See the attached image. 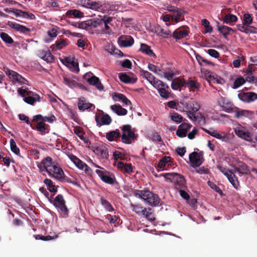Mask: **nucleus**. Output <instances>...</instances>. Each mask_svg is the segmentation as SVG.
I'll list each match as a JSON object with an SVG mask.
<instances>
[{
  "mask_svg": "<svg viewBox=\"0 0 257 257\" xmlns=\"http://www.w3.org/2000/svg\"><path fill=\"white\" fill-rule=\"evenodd\" d=\"M234 113V116L237 118H240L244 117L251 118L253 114L252 111L247 110L241 109L238 108H235Z\"/></svg>",
  "mask_w": 257,
  "mask_h": 257,
  "instance_id": "obj_19",
  "label": "nucleus"
},
{
  "mask_svg": "<svg viewBox=\"0 0 257 257\" xmlns=\"http://www.w3.org/2000/svg\"><path fill=\"white\" fill-rule=\"evenodd\" d=\"M82 5L87 7H89L92 9H98L101 7V5L99 2H91L89 0H80Z\"/></svg>",
  "mask_w": 257,
  "mask_h": 257,
  "instance_id": "obj_23",
  "label": "nucleus"
},
{
  "mask_svg": "<svg viewBox=\"0 0 257 257\" xmlns=\"http://www.w3.org/2000/svg\"><path fill=\"white\" fill-rule=\"evenodd\" d=\"M87 81L90 84L95 85V87L100 90H102L103 88L102 85L99 81V78L95 76L88 79Z\"/></svg>",
  "mask_w": 257,
  "mask_h": 257,
  "instance_id": "obj_34",
  "label": "nucleus"
},
{
  "mask_svg": "<svg viewBox=\"0 0 257 257\" xmlns=\"http://www.w3.org/2000/svg\"><path fill=\"white\" fill-rule=\"evenodd\" d=\"M238 97L242 101L249 102L248 92H240Z\"/></svg>",
  "mask_w": 257,
  "mask_h": 257,
  "instance_id": "obj_62",
  "label": "nucleus"
},
{
  "mask_svg": "<svg viewBox=\"0 0 257 257\" xmlns=\"http://www.w3.org/2000/svg\"><path fill=\"white\" fill-rule=\"evenodd\" d=\"M6 12H11L17 17H23L27 19H34L35 18V16L31 14V13H28L27 12H23L21 10H17L13 9L12 11H7L6 10Z\"/></svg>",
  "mask_w": 257,
  "mask_h": 257,
  "instance_id": "obj_21",
  "label": "nucleus"
},
{
  "mask_svg": "<svg viewBox=\"0 0 257 257\" xmlns=\"http://www.w3.org/2000/svg\"><path fill=\"white\" fill-rule=\"evenodd\" d=\"M237 21V17L231 14H225L223 18V22L229 25H231L232 23L236 22Z\"/></svg>",
  "mask_w": 257,
  "mask_h": 257,
  "instance_id": "obj_38",
  "label": "nucleus"
},
{
  "mask_svg": "<svg viewBox=\"0 0 257 257\" xmlns=\"http://www.w3.org/2000/svg\"><path fill=\"white\" fill-rule=\"evenodd\" d=\"M192 125L188 123L184 122L179 125L176 131V135L180 138H184L187 136V133L190 130Z\"/></svg>",
  "mask_w": 257,
  "mask_h": 257,
  "instance_id": "obj_17",
  "label": "nucleus"
},
{
  "mask_svg": "<svg viewBox=\"0 0 257 257\" xmlns=\"http://www.w3.org/2000/svg\"><path fill=\"white\" fill-rule=\"evenodd\" d=\"M140 51H141L143 53L151 57H156L155 54L153 52L152 50H151L150 47L147 44H142L141 45V47L140 48Z\"/></svg>",
  "mask_w": 257,
  "mask_h": 257,
  "instance_id": "obj_29",
  "label": "nucleus"
},
{
  "mask_svg": "<svg viewBox=\"0 0 257 257\" xmlns=\"http://www.w3.org/2000/svg\"><path fill=\"white\" fill-rule=\"evenodd\" d=\"M243 22L245 25H249L252 23V18L250 14L245 13L243 15Z\"/></svg>",
  "mask_w": 257,
  "mask_h": 257,
  "instance_id": "obj_61",
  "label": "nucleus"
},
{
  "mask_svg": "<svg viewBox=\"0 0 257 257\" xmlns=\"http://www.w3.org/2000/svg\"><path fill=\"white\" fill-rule=\"evenodd\" d=\"M89 25L93 28H103V21L101 19H94L89 22Z\"/></svg>",
  "mask_w": 257,
  "mask_h": 257,
  "instance_id": "obj_45",
  "label": "nucleus"
},
{
  "mask_svg": "<svg viewBox=\"0 0 257 257\" xmlns=\"http://www.w3.org/2000/svg\"><path fill=\"white\" fill-rule=\"evenodd\" d=\"M58 30V28L57 27L52 28L48 31L47 33L48 36L51 38L56 37L57 36Z\"/></svg>",
  "mask_w": 257,
  "mask_h": 257,
  "instance_id": "obj_64",
  "label": "nucleus"
},
{
  "mask_svg": "<svg viewBox=\"0 0 257 257\" xmlns=\"http://www.w3.org/2000/svg\"><path fill=\"white\" fill-rule=\"evenodd\" d=\"M11 149L16 154H18L20 152L19 149L17 147L16 144L13 139L10 141Z\"/></svg>",
  "mask_w": 257,
  "mask_h": 257,
  "instance_id": "obj_57",
  "label": "nucleus"
},
{
  "mask_svg": "<svg viewBox=\"0 0 257 257\" xmlns=\"http://www.w3.org/2000/svg\"><path fill=\"white\" fill-rule=\"evenodd\" d=\"M40 97L37 94L31 92V94L24 98V100L27 103L33 104L35 102L38 101Z\"/></svg>",
  "mask_w": 257,
  "mask_h": 257,
  "instance_id": "obj_30",
  "label": "nucleus"
},
{
  "mask_svg": "<svg viewBox=\"0 0 257 257\" xmlns=\"http://www.w3.org/2000/svg\"><path fill=\"white\" fill-rule=\"evenodd\" d=\"M69 158L78 168L84 171L86 174H90L91 170L90 168L77 157L73 155H70L69 156Z\"/></svg>",
  "mask_w": 257,
  "mask_h": 257,
  "instance_id": "obj_13",
  "label": "nucleus"
},
{
  "mask_svg": "<svg viewBox=\"0 0 257 257\" xmlns=\"http://www.w3.org/2000/svg\"><path fill=\"white\" fill-rule=\"evenodd\" d=\"M188 35V31L185 29H177L173 32V37L176 39H181Z\"/></svg>",
  "mask_w": 257,
  "mask_h": 257,
  "instance_id": "obj_28",
  "label": "nucleus"
},
{
  "mask_svg": "<svg viewBox=\"0 0 257 257\" xmlns=\"http://www.w3.org/2000/svg\"><path fill=\"white\" fill-rule=\"evenodd\" d=\"M64 80L65 84L71 88L76 87L79 85L74 80H70L67 78H64Z\"/></svg>",
  "mask_w": 257,
  "mask_h": 257,
  "instance_id": "obj_59",
  "label": "nucleus"
},
{
  "mask_svg": "<svg viewBox=\"0 0 257 257\" xmlns=\"http://www.w3.org/2000/svg\"><path fill=\"white\" fill-rule=\"evenodd\" d=\"M113 99L115 101H121L125 105L131 104V101L122 94L114 93L112 95Z\"/></svg>",
  "mask_w": 257,
  "mask_h": 257,
  "instance_id": "obj_31",
  "label": "nucleus"
},
{
  "mask_svg": "<svg viewBox=\"0 0 257 257\" xmlns=\"http://www.w3.org/2000/svg\"><path fill=\"white\" fill-rule=\"evenodd\" d=\"M162 175L164 176L165 180L167 182L179 183L180 182L182 183L184 181V177L177 173H167Z\"/></svg>",
  "mask_w": 257,
  "mask_h": 257,
  "instance_id": "obj_15",
  "label": "nucleus"
},
{
  "mask_svg": "<svg viewBox=\"0 0 257 257\" xmlns=\"http://www.w3.org/2000/svg\"><path fill=\"white\" fill-rule=\"evenodd\" d=\"M68 45V42L66 40H60L57 41L54 45L51 46L52 50H60L66 47Z\"/></svg>",
  "mask_w": 257,
  "mask_h": 257,
  "instance_id": "obj_33",
  "label": "nucleus"
},
{
  "mask_svg": "<svg viewBox=\"0 0 257 257\" xmlns=\"http://www.w3.org/2000/svg\"><path fill=\"white\" fill-rule=\"evenodd\" d=\"M219 104L227 112H230L232 109V106L230 102L224 97H221L218 100Z\"/></svg>",
  "mask_w": 257,
  "mask_h": 257,
  "instance_id": "obj_25",
  "label": "nucleus"
},
{
  "mask_svg": "<svg viewBox=\"0 0 257 257\" xmlns=\"http://www.w3.org/2000/svg\"><path fill=\"white\" fill-rule=\"evenodd\" d=\"M109 52L111 55H114L116 57H122L123 53L118 49L111 46L109 48Z\"/></svg>",
  "mask_w": 257,
  "mask_h": 257,
  "instance_id": "obj_55",
  "label": "nucleus"
},
{
  "mask_svg": "<svg viewBox=\"0 0 257 257\" xmlns=\"http://www.w3.org/2000/svg\"><path fill=\"white\" fill-rule=\"evenodd\" d=\"M224 175L227 177L233 186L235 188H237L239 186V182L235 175L230 171L228 170V172L224 174Z\"/></svg>",
  "mask_w": 257,
  "mask_h": 257,
  "instance_id": "obj_22",
  "label": "nucleus"
},
{
  "mask_svg": "<svg viewBox=\"0 0 257 257\" xmlns=\"http://www.w3.org/2000/svg\"><path fill=\"white\" fill-rule=\"evenodd\" d=\"M111 122V119L108 114L103 115L101 118L100 125H108Z\"/></svg>",
  "mask_w": 257,
  "mask_h": 257,
  "instance_id": "obj_54",
  "label": "nucleus"
},
{
  "mask_svg": "<svg viewBox=\"0 0 257 257\" xmlns=\"http://www.w3.org/2000/svg\"><path fill=\"white\" fill-rule=\"evenodd\" d=\"M154 88L158 90L160 95L162 98L167 99L170 97L171 90L169 86L162 81L161 83H158V86H154Z\"/></svg>",
  "mask_w": 257,
  "mask_h": 257,
  "instance_id": "obj_11",
  "label": "nucleus"
},
{
  "mask_svg": "<svg viewBox=\"0 0 257 257\" xmlns=\"http://www.w3.org/2000/svg\"><path fill=\"white\" fill-rule=\"evenodd\" d=\"M133 211H135L138 215H145L147 212V209L139 205L131 204Z\"/></svg>",
  "mask_w": 257,
  "mask_h": 257,
  "instance_id": "obj_39",
  "label": "nucleus"
},
{
  "mask_svg": "<svg viewBox=\"0 0 257 257\" xmlns=\"http://www.w3.org/2000/svg\"><path fill=\"white\" fill-rule=\"evenodd\" d=\"M93 165L95 167L100 169V170L97 169L95 172L102 181L109 184H112L114 183V180L113 178L110 176L109 172L97 165L93 164Z\"/></svg>",
  "mask_w": 257,
  "mask_h": 257,
  "instance_id": "obj_6",
  "label": "nucleus"
},
{
  "mask_svg": "<svg viewBox=\"0 0 257 257\" xmlns=\"http://www.w3.org/2000/svg\"><path fill=\"white\" fill-rule=\"evenodd\" d=\"M39 56L47 62H52L54 60V57L49 51H41L39 54Z\"/></svg>",
  "mask_w": 257,
  "mask_h": 257,
  "instance_id": "obj_35",
  "label": "nucleus"
},
{
  "mask_svg": "<svg viewBox=\"0 0 257 257\" xmlns=\"http://www.w3.org/2000/svg\"><path fill=\"white\" fill-rule=\"evenodd\" d=\"M235 134L239 138L248 142H252V135L243 126L238 124L233 128Z\"/></svg>",
  "mask_w": 257,
  "mask_h": 257,
  "instance_id": "obj_3",
  "label": "nucleus"
},
{
  "mask_svg": "<svg viewBox=\"0 0 257 257\" xmlns=\"http://www.w3.org/2000/svg\"><path fill=\"white\" fill-rule=\"evenodd\" d=\"M189 160L193 167H198L203 162V156L202 153L194 152L189 155Z\"/></svg>",
  "mask_w": 257,
  "mask_h": 257,
  "instance_id": "obj_12",
  "label": "nucleus"
},
{
  "mask_svg": "<svg viewBox=\"0 0 257 257\" xmlns=\"http://www.w3.org/2000/svg\"><path fill=\"white\" fill-rule=\"evenodd\" d=\"M170 118L176 123H179L183 120V117L179 113L174 112L170 114Z\"/></svg>",
  "mask_w": 257,
  "mask_h": 257,
  "instance_id": "obj_47",
  "label": "nucleus"
},
{
  "mask_svg": "<svg viewBox=\"0 0 257 257\" xmlns=\"http://www.w3.org/2000/svg\"><path fill=\"white\" fill-rule=\"evenodd\" d=\"M166 10L171 13L176 14V15H171V19L173 21L179 23L184 20V15L186 14V12L183 10L170 5L166 6Z\"/></svg>",
  "mask_w": 257,
  "mask_h": 257,
  "instance_id": "obj_4",
  "label": "nucleus"
},
{
  "mask_svg": "<svg viewBox=\"0 0 257 257\" xmlns=\"http://www.w3.org/2000/svg\"><path fill=\"white\" fill-rule=\"evenodd\" d=\"M119 133L116 131H110L106 134V139L109 141H113L119 137Z\"/></svg>",
  "mask_w": 257,
  "mask_h": 257,
  "instance_id": "obj_43",
  "label": "nucleus"
},
{
  "mask_svg": "<svg viewBox=\"0 0 257 257\" xmlns=\"http://www.w3.org/2000/svg\"><path fill=\"white\" fill-rule=\"evenodd\" d=\"M110 108L118 115H124L127 112L126 109L118 105H112L110 106Z\"/></svg>",
  "mask_w": 257,
  "mask_h": 257,
  "instance_id": "obj_32",
  "label": "nucleus"
},
{
  "mask_svg": "<svg viewBox=\"0 0 257 257\" xmlns=\"http://www.w3.org/2000/svg\"><path fill=\"white\" fill-rule=\"evenodd\" d=\"M62 62L71 71L74 72L79 71L78 63L74 57H65L62 60Z\"/></svg>",
  "mask_w": 257,
  "mask_h": 257,
  "instance_id": "obj_9",
  "label": "nucleus"
},
{
  "mask_svg": "<svg viewBox=\"0 0 257 257\" xmlns=\"http://www.w3.org/2000/svg\"><path fill=\"white\" fill-rule=\"evenodd\" d=\"M44 183L51 192H56L57 191V187L53 184L52 180L49 179H46L44 180Z\"/></svg>",
  "mask_w": 257,
  "mask_h": 257,
  "instance_id": "obj_44",
  "label": "nucleus"
},
{
  "mask_svg": "<svg viewBox=\"0 0 257 257\" xmlns=\"http://www.w3.org/2000/svg\"><path fill=\"white\" fill-rule=\"evenodd\" d=\"M195 120H192L193 121H197L200 125H204L205 124L206 120L205 117L200 113H197L195 114Z\"/></svg>",
  "mask_w": 257,
  "mask_h": 257,
  "instance_id": "obj_49",
  "label": "nucleus"
},
{
  "mask_svg": "<svg viewBox=\"0 0 257 257\" xmlns=\"http://www.w3.org/2000/svg\"><path fill=\"white\" fill-rule=\"evenodd\" d=\"M7 74L12 83L15 85H20L25 82V79L21 75L13 70H8Z\"/></svg>",
  "mask_w": 257,
  "mask_h": 257,
  "instance_id": "obj_8",
  "label": "nucleus"
},
{
  "mask_svg": "<svg viewBox=\"0 0 257 257\" xmlns=\"http://www.w3.org/2000/svg\"><path fill=\"white\" fill-rule=\"evenodd\" d=\"M244 24H238L237 25L238 30L246 34L257 33V29L253 27H244Z\"/></svg>",
  "mask_w": 257,
  "mask_h": 257,
  "instance_id": "obj_27",
  "label": "nucleus"
},
{
  "mask_svg": "<svg viewBox=\"0 0 257 257\" xmlns=\"http://www.w3.org/2000/svg\"><path fill=\"white\" fill-rule=\"evenodd\" d=\"M119 78L121 81L125 83H134L137 81V78L135 77H130L125 73H120Z\"/></svg>",
  "mask_w": 257,
  "mask_h": 257,
  "instance_id": "obj_37",
  "label": "nucleus"
},
{
  "mask_svg": "<svg viewBox=\"0 0 257 257\" xmlns=\"http://www.w3.org/2000/svg\"><path fill=\"white\" fill-rule=\"evenodd\" d=\"M202 25L205 28V33H211L212 31V28L210 25L209 21L206 19H203L201 21Z\"/></svg>",
  "mask_w": 257,
  "mask_h": 257,
  "instance_id": "obj_51",
  "label": "nucleus"
},
{
  "mask_svg": "<svg viewBox=\"0 0 257 257\" xmlns=\"http://www.w3.org/2000/svg\"><path fill=\"white\" fill-rule=\"evenodd\" d=\"M54 206L60 209L62 214L66 216L68 214V210L65 205V201L61 195H57L53 201Z\"/></svg>",
  "mask_w": 257,
  "mask_h": 257,
  "instance_id": "obj_5",
  "label": "nucleus"
},
{
  "mask_svg": "<svg viewBox=\"0 0 257 257\" xmlns=\"http://www.w3.org/2000/svg\"><path fill=\"white\" fill-rule=\"evenodd\" d=\"M92 106V104L87 102L84 97H81L79 99L78 107L80 110L84 111L90 108Z\"/></svg>",
  "mask_w": 257,
  "mask_h": 257,
  "instance_id": "obj_26",
  "label": "nucleus"
},
{
  "mask_svg": "<svg viewBox=\"0 0 257 257\" xmlns=\"http://www.w3.org/2000/svg\"><path fill=\"white\" fill-rule=\"evenodd\" d=\"M55 116L54 115H51L49 117L43 116L40 114L37 115L35 116V119L36 120H41L44 123L45 121L52 123L55 120Z\"/></svg>",
  "mask_w": 257,
  "mask_h": 257,
  "instance_id": "obj_41",
  "label": "nucleus"
},
{
  "mask_svg": "<svg viewBox=\"0 0 257 257\" xmlns=\"http://www.w3.org/2000/svg\"><path fill=\"white\" fill-rule=\"evenodd\" d=\"M119 45L126 47L131 46L134 44V39L130 36H121L118 40Z\"/></svg>",
  "mask_w": 257,
  "mask_h": 257,
  "instance_id": "obj_20",
  "label": "nucleus"
},
{
  "mask_svg": "<svg viewBox=\"0 0 257 257\" xmlns=\"http://www.w3.org/2000/svg\"><path fill=\"white\" fill-rule=\"evenodd\" d=\"M135 136L134 133L131 130V126L125 125L122 128V134L121 139L122 142L126 144L131 143L132 140Z\"/></svg>",
  "mask_w": 257,
  "mask_h": 257,
  "instance_id": "obj_10",
  "label": "nucleus"
},
{
  "mask_svg": "<svg viewBox=\"0 0 257 257\" xmlns=\"http://www.w3.org/2000/svg\"><path fill=\"white\" fill-rule=\"evenodd\" d=\"M176 109L181 112H186L187 114V111L189 110V105L186 102H180L177 103V106Z\"/></svg>",
  "mask_w": 257,
  "mask_h": 257,
  "instance_id": "obj_46",
  "label": "nucleus"
},
{
  "mask_svg": "<svg viewBox=\"0 0 257 257\" xmlns=\"http://www.w3.org/2000/svg\"><path fill=\"white\" fill-rule=\"evenodd\" d=\"M142 75L144 78L146 79L154 87L157 86L158 83H161V80L156 78L151 73L147 71H142Z\"/></svg>",
  "mask_w": 257,
  "mask_h": 257,
  "instance_id": "obj_18",
  "label": "nucleus"
},
{
  "mask_svg": "<svg viewBox=\"0 0 257 257\" xmlns=\"http://www.w3.org/2000/svg\"><path fill=\"white\" fill-rule=\"evenodd\" d=\"M200 108V104L197 101H193L189 106V110L187 111V116L191 120H195V114Z\"/></svg>",
  "mask_w": 257,
  "mask_h": 257,
  "instance_id": "obj_16",
  "label": "nucleus"
},
{
  "mask_svg": "<svg viewBox=\"0 0 257 257\" xmlns=\"http://www.w3.org/2000/svg\"><path fill=\"white\" fill-rule=\"evenodd\" d=\"M8 25L11 28L22 32H25L27 30L25 27L15 22H9Z\"/></svg>",
  "mask_w": 257,
  "mask_h": 257,
  "instance_id": "obj_42",
  "label": "nucleus"
},
{
  "mask_svg": "<svg viewBox=\"0 0 257 257\" xmlns=\"http://www.w3.org/2000/svg\"><path fill=\"white\" fill-rule=\"evenodd\" d=\"M171 162V158L170 157H164L160 160L158 167L162 170H167L170 166V162Z\"/></svg>",
  "mask_w": 257,
  "mask_h": 257,
  "instance_id": "obj_24",
  "label": "nucleus"
},
{
  "mask_svg": "<svg viewBox=\"0 0 257 257\" xmlns=\"http://www.w3.org/2000/svg\"><path fill=\"white\" fill-rule=\"evenodd\" d=\"M235 171L241 174H247L249 173V170L247 166L242 163L238 167L235 169Z\"/></svg>",
  "mask_w": 257,
  "mask_h": 257,
  "instance_id": "obj_48",
  "label": "nucleus"
},
{
  "mask_svg": "<svg viewBox=\"0 0 257 257\" xmlns=\"http://www.w3.org/2000/svg\"><path fill=\"white\" fill-rule=\"evenodd\" d=\"M203 130L207 134H209L212 137L221 140L222 142H227L229 140V137L227 134L223 132H219L217 130L211 128L207 130L203 128Z\"/></svg>",
  "mask_w": 257,
  "mask_h": 257,
  "instance_id": "obj_7",
  "label": "nucleus"
},
{
  "mask_svg": "<svg viewBox=\"0 0 257 257\" xmlns=\"http://www.w3.org/2000/svg\"><path fill=\"white\" fill-rule=\"evenodd\" d=\"M187 85L191 90H194L195 89H198L200 87V84L194 80H189L187 82Z\"/></svg>",
  "mask_w": 257,
  "mask_h": 257,
  "instance_id": "obj_52",
  "label": "nucleus"
},
{
  "mask_svg": "<svg viewBox=\"0 0 257 257\" xmlns=\"http://www.w3.org/2000/svg\"><path fill=\"white\" fill-rule=\"evenodd\" d=\"M93 152L97 156L103 159H106L108 156L106 147L102 144H97L92 146Z\"/></svg>",
  "mask_w": 257,
  "mask_h": 257,
  "instance_id": "obj_14",
  "label": "nucleus"
},
{
  "mask_svg": "<svg viewBox=\"0 0 257 257\" xmlns=\"http://www.w3.org/2000/svg\"><path fill=\"white\" fill-rule=\"evenodd\" d=\"M18 92L21 96L25 98L26 97L28 96V95L31 94V92L29 91L27 88L24 89L20 88L18 89Z\"/></svg>",
  "mask_w": 257,
  "mask_h": 257,
  "instance_id": "obj_60",
  "label": "nucleus"
},
{
  "mask_svg": "<svg viewBox=\"0 0 257 257\" xmlns=\"http://www.w3.org/2000/svg\"><path fill=\"white\" fill-rule=\"evenodd\" d=\"M134 195L139 198L143 200L146 203L150 205L157 206L159 203V199L158 196L147 190H135Z\"/></svg>",
  "mask_w": 257,
  "mask_h": 257,
  "instance_id": "obj_2",
  "label": "nucleus"
},
{
  "mask_svg": "<svg viewBox=\"0 0 257 257\" xmlns=\"http://www.w3.org/2000/svg\"><path fill=\"white\" fill-rule=\"evenodd\" d=\"M155 33L157 35L164 38H168L171 36V31L168 29H164L161 27H157L155 29Z\"/></svg>",
  "mask_w": 257,
  "mask_h": 257,
  "instance_id": "obj_36",
  "label": "nucleus"
},
{
  "mask_svg": "<svg viewBox=\"0 0 257 257\" xmlns=\"http://www.w3.org/2000/svg\"><path fill=\"white\" fill-rule=\"evenodd\" d=\"M245 80L242 77H238L234 82L233 88L236 89L243 84Z\"/></svg>",
  "mask_w": 257,
  "mask_h": 257,
  "instance_id": "obj_56",
  "label": "nucleus"
},
{
  "mask_svg": "<svg viewBox=\"0 0 257 257\" xmlns=\"http://www.w3.org/2000/svg\"><path fill=\"white\" fill-rule=\"evenodd\" d=\"M41 171H46L49 176L58 180L64 178V173L58 164L52 161L51 157H47L38 165Z\"/></svg>",
  "mask_w": 257,
  "mask_h": 257,
  "instance_id": "obj_1",
  "label": "nucleus"
},
{
  "mask_svg": "<svg viewBox=\"0 0 257 257\" xmlns=\"http://www.w3.org/2000/svg\"><path fill=\"white\" fill-rule=\"evenodd\" d=\"M217 29L224 37H226L230 32H235L233 29L226 26H218Z\"/></svg>",
  "mask_w": 257,
  "mask_h": 257,
  "instance_id": "obj_40",
  "label": "nucleus"
},
{
  "mask_svg": "<svg viewBox=\"0 0 257 257\" xmlns=\"http://www.w3.org/2000/svg\"><path fill=\"white\" fill-rule=\"evenodd\" d=\"M204 74L205 76L206 77V79H208V80L209 81H212V82L213 79H214V77H215V75H216V74H215L208 70H205L204 71Z\"/></svg>",
  "mask_w": 257,
  "mask_h": 257,
  "instance_id": "obj_63",
  "label": "nucleus"
},
{
  "mask_svg": "<svg viewBox=\"0 0 257 257\" xmlns=\"http://www.w3.org/2000/svg\"><path fill=\"white\" fill-rule=\"evenodd\" d=\"M0 37L2 39L7 43L11 44L13 42V40L12 38L6 33H1L0 34Z\"/></svg>",
  "mask_w": 257,
  "mask_h": 257,
  "instance_id": "obj_53",
  "label": "nucleus"
},
{
  "mask_svg": "<svg viewBox=\"0 0 257 257\" xmlns=\"http://www.w3.org/2000/svg\"><path fill=\"white\" fill-rule=\"evenodd\" d=\"M37 123L36 125V128L39 131V132L41 133H44L45 132L46 130V125L45 123L42 122L41 120H37Z\"/></svg>",
  "mask_w": 257,
  "mask_h": 257,
  "instance_id": "obj_58",
  "label": "nucleus"
},
{
  "mask_svg": "<svg viewBox=\"0 0 257 257\" xmlns=\"http://www.w3.org/2000/svg\"><path fill=\"white\" fill-rule=\"evenodd\" d=\"M74 131L75 134L82 141L84 142L87 141V138L84 136L83 132L80 128H74Z\"/></svg>",
  "mask_w": 257,
  "mask_h": 257,
  "instance_id": "obj_50",
  "label": "nucleus"
}]
</instances>
